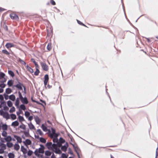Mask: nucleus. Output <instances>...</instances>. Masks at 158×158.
I'll use <instances>...</instances> for the list:
<instances>
[{
  "label": "nucleus",
  "instance_id": "nucleus-20",
  "mask_svg": "<svg viewBox=\"0 0 158 158\" xmlns=\"http://www.w3.org/2000/svg\"><path fill=\"white\" fill-rule=\"evenodd\" d=\"M19 124V123L17 121H15L12 123L11 125L14 127H15L18 126Z\"/></svg>",
  "mask_w": 158,
  "mask_h": 158
},
{
  "label": "nucleus",
  "instance_id": "nucleus-19",
  "mask_svg": "<svg viewBox=\"0 0 158 158\" xmlns=\"http://www.w3.org/2000/svg\"><path fill=\"white\" fill-rule=\"evenodd\" d=\"M14 46V45L11 43H7L5 45L6 47L7 48L13 47Z\"/></svg>",
  "mask_w": 158,
  "mask_h": 158
},
{
  "label": "nucleus",
  "instance_id": "nucleus-47",
  "mask_svg": "<svg viewBox=\"0 0 158 158\" xmlns=\"http://www.w3.org/2000/svg\"><path fill=\"white\" fill-rule=\"evenodd\" d=\"M31 101H32V102H35V103H37L38 104L43 105L40 102H39L38 101H36L35 100H34L33 99V98H31Z\"/></svg>",
  "mask_w": 158,
  "mask_h": 158
},
{
  "label": "nucleus",
  "instance_id": "nucleus-9",
  "mask_svg": "<svg viewBox=\"0 0 158 158\" xmlns=\"http://www.w3.org/2000/svg\"><path fill=\"white\" fill-rule=\"evenodd\" d=\"M65 142V140L62 137H60L59 140V145L58 146L60 147L62 146V143H64Z\"/></svg>",
  "mask_w": 158,
  "mask_h": 158
},
{
  "label": "nucleus",
  "instance_id": "nucleus-49",
  "mask_svg": "<svg viewBox=\"0 0 158 158\" xmlns=\"http://www.w3.org/2000/svg\"><path fill=\"white\" fill-rule=\"evenodd\" d=\"M47 49L49 50H50L52 49L51 45V44L50 43H48V45L47 46Z\"/></svg>",
  "mask_w": 158,
  "mask_h": 158
},
{
  "label": "nucleus",
  "instance_id": "nucleus-32",
  "mask_svg": "<svg viewBox=\"0 0 158 158\" xmlns=\"http://www.w3.org/2000/svg\"><path fill=\"white\" fill-rule=\"evenodd\" d=\"M40 141L43 143H45L46 142V140L44 138L41 137L40 138Z\"/></svg>",
  "mask_w": 158,
  "mask_h": 158
},
{
  "label": "nucleus",
  "instance_id": "nucleus-15",
  "mask_svg": "<svg viewBox=\"0 0 158 158\" xmlns=\"http://www.w3.org/2000/svg\"><path fill=\"white\" fill-rule=\"evenodd\" d=\"M34 118L36 124H39L40 123L41 121L39 117L37 116H34Z\"/></svg>",
  "mask_w": 158,
  "mask_h": 158
},
{
  "label": "nucleus",
  "instance_id": "nucleus-33",
  "mask_svg": "<svg viewBox=\"0 0 158 158\" xmlns=\"http://www.w3.org/2000/svg\"><path fill=\"white\" fill-rule=\"evenodd\" d=\"M12 92V90L11 89L8 88L6 90V93L7 94H9Z\"/></svg>",
  "mask_w": 158,
  "mask_h": 158
},
{
  "label": "nucleus",
  "instance_id": "nucleus-12",
  "mask_svg": "<svg viewBox=\"0 0 158 158\" xmlns=\"http://www.w3.org/2000/svg\"><path fill=\"white\" fill-rule=\"evenodd\" d=\"M14 136L17 140V142L20 143L22 142V139L20 136L15 135H14Z\"/></svg>",
  "mask_w": 158,
  "mask_h": 158
},
{
  "label": "nucleus",
  "instance_id": "nucleus-36",
  "mask_svg": "<svg viewBox=\"0 0 158 158\" xmlns=\"http://www.w3.org/2000/svg\"><path fill=\"white\" fill-rule=\"evenodd\" d=\"M8 156L9 158H14L15 155L12 153H10L8 154Z\"/></svg>",
  "mask_w": 158,
  "mask_h": 158
},
{
  "label": "nucleus",
  "instance_id": "nucleus-24",
  "mask_svg": "<svg viewBox=\"0 0 158 158\" xmlns=\"http://www.w3.org/2000/svg\"><path fill=\"white\" fill-rule=\"evenodd\" d=\"M13 81L12 80H9L7 82V85H8L9 87L13 85Z\"/></svg>",
  "mask_w": 158,
  "mask_h": 158
},
{
  "label": "nucleus",
  "instance_id": "nucleus-11",
  "mask_svg": "<svg viewBox=\"0 0 158 158\" xmlns=\"http://www.w3.org/2000/svg\"><path fill=\"white\" fill-rule=\"evenodd\" d=\"M74 149L75 150V151L76 152L78 158H80V157L79 153V151H80V149L77 146H76L75 148H74Z\"/></svg>",
  "mask_w": 158,
  "mask_h": 158
},
{
  "label": "nucleus",
  "instance_id": "nucleus-63",
  "mask_svg": "<svg viewBox=\"0 0 158 158\" xmlns=\"http://www.w3.org/2000/svg\"><path fill=\"white\" fill-rule=\"evenodd\" d=\"M60 134L59 133H56L54 135H53L54 137L57 138L58 136Z\"/></svg>",
  "mask_w": 158,
  "mask_h": 158
},
{
  "label": "nucleus",
  "instance_id": "nucleus-1",
  "mask_svg": "<svg viewBox=\"0 0 158 158\" xmlns=\"http://www.w3.org/2000/svg\"><path fill=\"white\" fill-rule=\"evenodd\" d=\"M40 148L39 149H36L34 152H35V153L43 154L44 153L45 148L44 146L42 144H40Z\"/></svg>",
  "mask_w": 158,
  "mask_h": 158
},
{
  "label": "nucleus",
  "instance_id": "nucleus-42",
  "mask_svg": "<svg viewBox=\"0 0 158 158\" xmlns=\"http://www.w3.org/2000/svg\"><path fill=\"white\" fill-rule=\"evenodd\" d=\"M7 104L9 107H11L12 106L13 104L12 102L10 100L7 102Z\"/></svg>",
  "mask_w": 158,
  "mask_h": 158
},
{
  "label": "nucleus",
  "instance_id": "nucleus-8",
  "mask_svg": "<svg viewBox=\"0 0 158 158\" xmlns=\"http://www.w3.org/2000/svg\"><path fill=\"white\" fill-rule=\"evenodd\" d=\"M68 147V144L67 143H66L64 145L62 146L61 147V150L64 152H66L67 148Z\"/></svg>",
  "mask_w": 158,
  "mask_h": 158
},
{
  "label": "nucleus",
  "instance_id": "nucleus-7",
  "mask_svg": "<svg viewBox=\"0 0 158 158\" xmlns=\"http://www.w3.org/2000/svg\"><path fill=\"white\" fill-rule=\"evenodd\" d=\"M23 143L24 145L26 146H27L28 145H30L31 144V141L29 139H26L25 141H23Z\"/></svg>",
  "mask_w": 158,
  "mask_h": 158
},
{
  "label": "nucleus",
  "instance_id": "nucleus-57",
  "mask_svg": "<svg viewBox=\"0 0 158 158\" xmlns=\"http://www.w3.org/2000/svg\"><path fill=\"white\" fill-rule=\"evenodd\" d=\"M1 80H0V82H1V83H4L6 82V79L5 78V77L4 78H2V79H1Z\"/></svg>",
  "mask_w": 158,
  "mask_h": 158
},
{
  "label": "nucleus",
  "instance_id": "nucleus-46",
  "mask_svg": "<svg viewBox=\"0 0 158 158\" xmlns=\"http://www.w3.org/2000/svg\"><path fill=\"white\" fill-rule=\"evenodd\" d=\"M18 93L19 94V97L18 98H19V99L20 100L23 97L22 93L20 91H19L18 92Z\"/></svg>",
  "mask_w": 158,
  "mask_h": 158
},
{
  "label": "nucleus",
  "instance_id": "nucleus-30",
  "mask_svg": "<svg viewBox=\"0 0 158 158\" xmlns=\"http://www.w3.org/2000/svg\"><path fill=\"white\" fill-rule=\"evenodd\" d=\"M41 128L42 129V130H43L45 132H47V127L45 126L44 124H43L41 125Z\"/></svg>",
  "mask_w": 158,
  "mask_h": 158
},
{
  "label": "nucleus",
  "instance_id": "nucleus-2",
  "mask_svg": "<svg viewBox=\"0 0 158 158\" xmlns=\"http://www.w3.org/2000/svg\"><path fill=\"white\" fill-rule=\"evenodd\" d=\"M45 146L47 147L48 149L52 151H53L54 147L52 146V142H48L45 144Z\"/></svg>",
  "mask_w": 158,
  "mask_h": 158
},
{
  "label": "nucleus",
  "instance_id": "nucleus-41",
  "mask_svg": "<svg viewBox=\"0 0 158 158\" xmlns=\"http://www.w3.org/2000/svg\"><path fill=\"white\" fill-rule=\"evenodd\" d=\"M5 76V74L2 72H0V80L2 78H4Z\"/></svg>",
  "mask_w": 158,
  "mask_h": 158
},
{
  "label": "nucleus",
  "instance_id": "nucleus-10",
  "mask_svg": "<svg viewBox=\"0 0 158 158\" xmlns=\"http://www.w3.org/2000/svg\"><path fill=\"white\" fill-rule=\"evenodd\" d=\"M52 151L55 152L56 154H61L62 153V152L60 149L59 148H54V151Z\"/></svg>",
  "mask_w": 158,
  "mask_h": 158
},
{
  "label": "nucleus",
  "instance_id": "nucleus-61",
  "mask_svg": "<svg viewBox=\"0 0 158 158\" xmlns=\"http://www.w3.org/2000/svg\"><path fill=\"white\" fill-rule=\"evenodd\" d=\"M68 152L69 154L73 155V153L71 150V148H68Z\"/></svg>",
  "mask_w": 158,
  "mask_h": 158
},
{
  "label": "nucleus",
  "instance_id": "nucleus-4",
  "mask_svg": "<svg viewBox=\"0 0 158 158\" xmlns=\"http://www.w3.org/2000/svg\"><path fill=\"white\" fill-rule=\"evenodd\" d=\"M40 65L43 70L45 71H47L48 70V66L45 63L41 62Z\"/></svg>",
  "mask_w": 158,
  "mask_h": 158
},
{
  "label": "nucleus",
  "instance_id": "nucleus-45",
  "mask_svg": "<svg viewBox=\"0 0 158 158\" xmlns=\"http://www.w3.org/2000/svg\"><path fill=\"white\" fill-rule=\"evenodd\" d=\"M30 113L27 111H26L25 112L24 115L27 118L30 116Z\"/></svg>",
  "mask_w": 158,
  "mask_h": 158
},
{
  "label": "nucleus",
  "instance_id": "nucleus-62",
  "mask_svg": "<svg viewBox=\"0 0 158 158\" xmlns=\"http://www.w3.org/2000/svg\"><path fill=\"white\" fill-rule=\"evenodd\" d=\"M6 86V84L3 83L2 84H0V87L2 88H3L5 87Z\"/></svg>",
  "mask_w": 158,
  "mask_h": 158
},
{
  "label": "nucleus",
  "instance_id": "nucleus-64",
  "mask_svg": "<svg viewBox=\"0 0 158 158\" xmlns=\"http://www.w3.org/2000/svg\"><path fill=\"white\" fill-rule=\"evenodd\" d=\"M3 109L7 111L9 110V108L6 105H5L3 107Z\"/></svg>",
  "mask_w": 158,
  "mask_h": 158
},
{
  "label": "nucleus",
  "instance_id": "nucleus-43",
  "mask_svg": "<svg viewBox=\"0 0 158 158\" xmlns=\"http://www.w3.org/2000/svg\"><path fill=\"white\" fill-rule=\"evenodd\" d=\"M20 108H21L22 110H24L26 109V106L25 105H24V104H21L20 106Z\"/></svg>",
  "mask_w": 158,
  "mask_h": 158
},
{
  "label": "nucleus",
  "instance_id": "nucleus-39",
  "mask_svg": "<svg viewBox=\"0 0 158 158\" xmlns=\"http://www.w3.org/2000/svg\"><path fill=\"white\" fill-rule=\"evenodd\" d=\"M10 118L12 120H15L16 118V115L14 114H10Z\"/></svg>",
  "mask_w": 158,
  "mask_h": 158
},
{
  "label": "nucleus",
  "instance_id": "nucleus-35",
  "mask_svg": "<svg viewBox=\"0 0 158 158\" xmlns=\"http://www.w3.org/2000/svg\"><path fill=\"white\" fill-rule=\"evenodd\" d=\"M0 146H1V148H2L4 150H5L6 148V145L4 143H0Z\"/></svg>",
  "mask_w": 158,
  "mask_h": 158
},
{
  "label": "nucleus",
  "instance_id": "nucleus-48",
  "mask_svg": "<svg viewBox=\"0 0 158 158\" xmlns=\"http://www.w3.org/2000/svg\"><path fill=\"white\" fill-rule=\"evenodd\" d=\"M2 136L5 137L7 136V133L6 131H3L2 133Z\"/></svg>",
  "mask_w": 158,
  "mask_h": 158
},
{
  "label": "nucleus",
  "instance_id": "nucleus-5",
  "mask_svg": "<svg viewBox=\"0 0 158 158\" xmlns=\"http://www.w3.org/2000/svg\"><path fill=\"white\" fill-rule=\"evenodd\" d=\"M20 100L21 102L23 104H27L28 103L27 98L25 96L24 97H23Z\"/></svg>",
  "mask_w": 158,
  "mask_h": 158
},
{
  "label": "nucleus",
  "instance_id": "nucleus-31",
  "mask_svg": "<svg viewBox=\"0 0 158 158\" xmlns=\"http://www.w3.org/2000/svg\"><path fill=\"white\" fill-rule=\"evenodd\" d=\"M19 98H17L16 100L15 103V105L17 107H18L19 106Z\"/></svg>",
  "mask_w": 158,
  "mask_h": 158
},
{
  "label": "nucleus",
  "instance_id": "nucleus-54",
  "mask_svg": "<svg viewBox=\"0 0 158 158\" xmlns=\"http://www.w3.org/2000/svg\"><path fill=\"white\" fill-rule=\"evenodd\" d=\"M37 131L39 133V134L40 135H43V133L41 130L40 129H38L37 130Z\"/></svg>",
  "mask_w": 158,
  "mask_h": 158
},
{
  "label": "nucleus",
  "instance_id": "nucleus-59",
  "mask_svg": "<svg viewBox=\"0 0 158 158\" xmlns=\"http://www.w3.org/2000/svg\"><path fill=\"white\" fill-rule=\"evenodd\" d=\"M3 95L4 96L5 99L6 100H7L9 98V96L7 94H4Z\"/></svg>",
  "mask_w": 158,
  "mask_h": 158
},
{
  "label": "nucleus",
  "instance_id": "nucleus-58",
  "mask_svg": "<svg viewBox=\"0 0 158 158\" xmlns=\"http://www.w3.org/2000/svg\"><path fill=\"white\" fill-rule=\"evenodd\" d=\"M6 112L2 110H0V115L3 116Z\"/></svg>",
  "mask_w": 158,
  "mask_h": 158
},
{
  "label": "nucleus",
  "instance_id": "nucleus-28",
  "mask_svg": "<svg viewBox=\"0 0 158 158\" xmlns=\"http://www.w3.org/2000/svg\"><path fill=\"white\" fill-rule=\"evenodd\" d=\"M23 132L26 137H28L30 135V134L29 133V130L28 129L27 130V131H23Z\"/></svg>",
  "mask_w": 158,
  "mask_h": 158
},
{
  "label": "nucleus",
  "instance_id": "nucleus-22",
  "mask_svg": "<svg viewBox=\"0 0 158 158\" xmlns=\"http://www.w3.org/2000/svg\"><path fill=\"white\" fill-rule=\"evenodd\" d=\"M17 58L18 59V61L21 64L24 65H26V63L24 61L22 60L21 59H20L19 58Z\"/></svg>",
  "mask_w": 158,
  "mask_h": 158
},
{
  "label": "nucleus",
  "instance_id": "nucleus-21",
  "mask_svg": "<svg viewBox=\"0 0 158 158\" xmlns=\"http://www.w3.org/2000/svg\"><path fill=\"white\" fill-rule=\"evenodd\" d=\"M9 99L12 101H14L15 100V95L12 94L9 96Z\"/></svg>",
  "mask_w": 158,
  "mask_h": 158
},
{
  "label": "nucleus",
  "instance_id": "nucleus-25",
  "mask_svg": "<svg viewBox=\"0 0 158 158\" xmlns=\"http://www.w3.org/2000/svg\"><path fill=\"white\" fill-rule=\"evenodd\" d=\"M26 68L28 71H29L31 73H33L34 71L33 69H32L31 67H29L28 65L26 66Z\"/></svg>",
  "mask_w": 158,
  "mask_h": 158
},
{
  "label": "nucleus",
  "instance_id": "nucleus-60",
  "mask_svg": "<svg viewBox=\"0 0 158 158\" xmlns=\"http://www.w3.org/2000/svg\"><path fill=\"white\" fill-rule=\"evenodd\" d=\"M0 103H1V105H2L4 106H5V105H6V102L4 101V100L0 101Z\"/></svg>",
  "mask_w": 158,
  "mask_h": 158
},
{
  "label": "nucleus",
  "instance_id": "nucleus-50",
  "mask_svg": "<svg viewBox=\"0 0 158 158\" xmlns=\"http://www.w3.org/2000/svg\"><path fill=\"white\" fill-rule=\"evenodd\" d=\"M34 153L38 157L40 158H44L42 155L40 154L39 153H35V152H34Z\"/></svg>",
  "mask_w": 158,
  "mask_h": 158
},
{
  "label": "nucleus",
  "instance_id": "nucleus-53",
  "mask_svg": "<svg viewBox=\"0 0 158 158\" xmlns=\"http://www.w3.org/2000/svg\"><path fill=\"white\" fill-rule=\"evenodd\" d=\"M33 153V152L32 151L29 150L27 153V155L30 156Z\"/></svg>",
  "mask_w": 158,
  "mask_h": 158
},
{
  "label": "nucleus",
  "instance_id": "nucleus-44",
  "mask_svg": "<svg viewBox=\"0 0 158 158\" xmlns=\"http://www.w3.org/2000/svg\"><path fill=\"white\" fill-rule=\"evenodd\" d=\"M40 73V71L38 69L36 68V71L35 72L34 74L35 76H38Z\"/></svg>",
  "mask_w": 158,
  "mask_h": 158
},
{
  "label": "nucleus",
  "instance_id": "nucleus-51",
  "mask_svg": "<svg viewBox=\"0 0 158 158\" xmlns=\"http://www.w3.org/2000/svg\"><path fill=\"white\" fill-rule=\"evenodd\" d=\"M2 52L7 55H9L10 54V53H9V52L8 51H7L6 50H2Z\"/></svg>",
  "mask_w": 158,
  "mask_h": 158
},
{
  "label": "nucleus",
  "instance_id": "nucleus-13",
  "mask_svg": "<svg viewBox=\"0 0 158 158\" xmlns=\"http://www.w3.org/2000/svg\"><path fill=\"white\" fill-rule=\"evenodd\" d=\"M51 130L52 131V132L50 133V138H53V135L56 133V130L53 127L51 128Z\"/></svg>",
  "mask_w": 158,
  "mask_h": 158
},
{
  "label": "nucleus",
  "instance_id": "nucleus-38",
  "mask_svg": "<svg viewBox=\"0 0 158 158\" xmlns=\"http://www.w3.org/2000/svg\"><path fill=\"white\" fill-rule=\"evenodd\" d=\"M49 80V76L47 74H46L44 77V81H48Z\"/></svg>",
  "mask_w": 158,
  "mask_h": 158
},
{
  "label": "nucleus",
  "instance_id": "nucleus-52",
  "mask_svg": "<svg viewBox=\"0 0 158 158\" xmlns=\"http://www.w3.org/2000/svg\"><path fill=\"white\" fill-rule=\"evenodd\" d=\"M15 108L14 107V106H12V108H11L10 110H9V112L10 113H12L13 112H15Z\"/></svg>",
  "mask_w": 158,
  "mask_h": 158
},
{
  "label": "nucleus",
  "instance_id": "nucleus-26",
  "mask_svg": "<svg viewBox=\"0 0 158 158\" xmlns=\"http://www.w3.org/2000/svg\"><path fill=\"white\" fill-rule=\"evenodd\" d=\"M29 128L30 129H35L34 126L33 125L31 122L28 124Z\"/></svg>",
  "mask_w": 158,
  "mask_h": 158
},
{
  "label": "nucleus",
  "instance_id": "nucleus-17",
  "mask_svg": "<svg viewBox=\"0 0 158 158\" xmlns=\"http://www.w3.org/2000/svg\"><path fill=\"white\" fill-rule=\"evenodd\" d=\"M21 151L23 152L24 154H26L27 152V149L23 146H21Z\"/></svg>",
  "mask_w": 158,
  "mask_h": 158
},
{
  "label": "nucleus",
  "instance_id": "nucleus-56",
  "mask_svg": "<svg viewBox=\"0 0 158 158\" xmlns=\"http://www.w3.org/2000/svg\"><path fill=\"white\" fill-rule=\"evenodd\" d=\"M68 155L65 153H63L61 155V157L62 158H67Z\"/></svg>",
  "mask_w": 158,
  "mask_h": 158
},
{
  "label": "nucleus",
  "instance_id": "nucleus-29",
  "mask_svg": "<svg viewBox=\"0 0 158 158\" xmlns=\"http://www.w3.org/2000/svg\"><path fill=\"white\" fill-rule=\"evenodd\" d=\"M18 119L19 121L20 122H22L25 120L24 118L20 115H19V116H18Z\"/></svg>",
  "mask_w": 158,
  "mask_h": 158
},
{
  "label": "nucleus",
  "instance_id": "nucleus-6",
  "mask_svg": "<svg viewBox=\"0 0 158 158\" xmlns=\"http://www.w3.org/2000/svg\"><path fill=\"white\" fill-rule=\"evenodd\" d=\"M10 17L11 18L13 19L18 20L19 19L18 16L14 13H11L10 15Z\"/></svg>",
  "mask_w": 158,
  "mask_h": 158
},
{
  "label": "nucleus",
  "instance_id": "nucleus-23",
  "mask_svg": "<svg viewBox=\"0 0 158 158\" xmlns=\"http://www.w3.org/2000/svg\"><path fill=\"white\" fill-rule=\"evenodd\" d=\"M2 127L3 130L5 131L7 130L8 126L6 124H3L2 126Z\"/></svg>",
  "mask_w": 158,
  "mask_h": 158
},
{
  "label": "nucleus",
  "instance_id": "nucleus-40",
  "mask_svg": "<svg viewBox=\"0 0 158 158\" xmlns=\"http://www.w3.org/2000/svg\"><path fill=\"white\" fill-rule=\"evenodd\" d=\"M6 145L9 148H11L13 146V144L11 142H8L7 143Z\"/></svg>",
  "mask_w": 158,
  "mask_h": 158
},
{
  "label": "nucleus",
  "instance_id": "nucleus-55",
  "mask_svg": "<svg viewBox=\"0 0 158 158\" xmlns=\"http://www.w3.org/2000/svg\"><path fill=\"white\" fill-rule=\"evenodd\" d=\"M19 127L24 130L26 129V126L23 124L22 125H20L19 126Z\"/></svg>",
  "mask_w": 158,
  "mask_h": 158
},
{
  "label": "nucleus",
  "instance_id": "nucleus-37",
  "mask_svg": "<svg viewBox=\"0 0 158 158\" xmlns=\"http://www.w3.org/2000/svg\"><path fill=\"white\" fill-rule=\"evenodd\" d=\"M52 152L49 150L46 151L45 152V155L47 156H49L51 155Z\"/></svg>",
  "mask_w": 158,
  "mask_h": 158
},
{
  "label": "nucleus",
  "instance_id": "nucleus-16",
  "mask_svg": "<svg viewBox=\"0 0 158 158\" xmlns=\"http://www.w3.org/2000/svg\"><path fill=\"white\" fill-rule=\"evenodd\" d=\"M3 117V118H6V119H9L10 118V115L9 114V113L6 112L4 114Z\"/></svg>",
  "mask_w": 158,
  "mask_h": 158
},
{
  "label": "nucleus",
  "instance_id": "nucleus-3",
  "mask_svg": "<svg viewBox=\"0 0 158 158\" xmlns=\"http://www.w3.org/2000/svg\"><path fill=\"white\" fill-rule=\"evenodd\" d=\"M23 84L18 81V83L16 85H13V87H16L17 88L20 90H23Z\"/></svg>",
  "mask_w": 158,
  "mask_h": 158
},
{
  "label": "nucleus",
  "instance_id": "nucleus-34",
  "mask_svg": "<svg viewBox=\"0 0 158 158\" xmlns=\"http://www.w3.org/2000/svg\"><path fill=\"white\" fill-rule=\"evenodd\" d=\"M8 73L9 75L12 77H14L15 76V74L11 70H9L8 71Z\"/></svg>",
  "mask_w": 158,
  "mask_h": 158
},
{
  "label": "nucleus",
  "instance_id": "nucleus-14",
  "mask_svg": "<svg viewBox=\"0 0 158 158\" xmlns=\"http://www.w3.org/2000/svg\"><path fill=\"white\" fill-rule=\"evenodd\" d=\"M4 139L7 142L11 141L12 139L10 136H7L6 137L4 138Z\"/></svg>",
  "mask_w": 158,
  "mask_h": 158
},
{
  "label": "nucleus",
  "instance_id": "nucleus-27",
  "mask_svg": "<svg viewBox=\"0 0 158 158\" xmlns=\"http://www.w3.org/2000/svg\"><path fill=\"white\" fill-rule=\"evenodd\" d=\"M20 148L19 145L17 143H16L15 144L14 146V148L15 150L18 151Z\"/></svg>",
  "mask_w": 158,
  "mask_h": 158
},
{
  "label": "nucleus",
  "instance_id": "nucleus-18",
  "mask_svg": "<svg viewBox=\"0 0 158 158\" xmlns=\"http://www.w3.org/2000/svg\"><path fill=\"white\" fill-rule=\"evenodd\" d=\"M51 138L53 139V142L54 143H56L58 145H59V139L58 138L54 137L53 136V138Z\"/></svg>",
  "mask_w": 158,
  "mask_h": 158
}]
</instances>
